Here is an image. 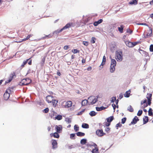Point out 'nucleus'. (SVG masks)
<instances>
[{
	"label": "nucleus",
	"mask_w": 153,
	"mask_h": 153,
	"mask_svg": "<svg viewBox=\"0 0 153 153\" xmlns=\"http://www.w3.org/2000/svg\"><path fill=\"white\" fill-rule=\"evenodd\" d=\"M115 58L117 61H121L123 59V53L122 51L117 52L115 55Z\"/></svg>",
	"instance_id": "7"
},
{
	"label": "nucleus",
	"mask_w": 153,
	"mask_h": 153,
	"mask_svg": "<svg viewBox=\"0 0 153 153\" xmlns=\"http://www.w3.org/2000/svg\"><path fill=\"white\" fill-rule=\"evenodd\" d=\"M152 95V94L148 93L147 94L146 98L147 99H147H146L141 101L140 104L141 105H143V108H145L147 107L148 105H150L151 104Z\"/></svg>",
	"instance_id": "1"
},
{
	"label": "nucleus",
	"mask_w": 153,
	"mask_h": 153,
	"mask_svg": "<svg viewBox=\"0 0 153 153\" xmlns=\"http://www.w3.org/2000/svg\"><path fill=\"white\" fill-rule=\"evenodd\" d=\"M142 113L143 111L142 110H139L137 113V115L138 116H140L142 115Z\"/></svg>",
	"instance_id": "44"
},
{
	"label": "nucleus",
	"mask_w": 153,
	"mask_h": 153,
	"mask_svg": "<svg viewBox=\"0 0 153 153\" xmlns=\"http://www.w3.org/2000/svg\"><path fill=\"white\" fill-rule=\"evenodd\" d=\"M150 51L151 52L153 51V45H151L150 46L149 48Z\"/></svg>",
	"instance_id": "46"
},
{
	"label": "nucleus",
	"mask_w": 153,
	"mask_h": 153,
	"mask_svg": "<svg viewBox=\"0 0 153 153\" xmlns=\"http://www.w3.org/2000/svg\"><path fill=\"white\" fill-rule=\"evenodd\" d=\"M110 123L108 122V123H105V126H109L110 125Z\"/></svg>",
	"instance_id": "60"
},
{
	"label": "nucleus",
	"mask_w": 153,
	"mask_h": 153,
	"mask_svg": "<svg viewBox=\"0 0 153 153\" xmlns=\"http://www.w3.org/2000/svg\"><path fill=\"white\" fill-rule=\"evenodd\" d=\"M73 24L72 23H68L65 26H64L62 29L60 30H57L55 31V32L56 33H59L61 32L62 31L65 29H67L70 27Z\"/></svg>",
	"instance_id": "8"
},
{
	"label": "nucleus",
	"mask_w": 153,
	"mask_h": 153,
	"mask_svg": "<svg viewBox=\"0 0 153 153\" xmlns=\"http://www.w3.org/2000/svg\"><path fill=\"white\" fill-rule=\"evenodd\" d=\"M55 128L56 129V131L57 133H60L62 131V127L61 125H59V126H55Z\"/></svg>",
	"instance_id": "13"
},
{
	"label": "nucleus",
	"mask_w": 153,
	"mask_h": 153,
	"mask_svg": "<svg viewBox=\"0 0 153 153\" xmlns=\"http://www.w3.org/2000/svg\"><path fill=\"white\" fill-rule=\"evenodd\" d=\"M46 99L48 103H51L53 106L55 107L56 106V105L58 102V101H56L51 95L47 96L46 97Z\"/></svg>",
	"instance_id": "2"
},
{
	"label": "nucleus",
	"mask_w": 153,
	"mask_h": 153,
	"mask_svg": "<svg viewBox=\"0 0 153 153\" xmlns=\"http://www.w3.org/2000/svg\"><path fill=\"white\" fill-rule=\"evenodd\" d=\"M30 59L31 58H30L28 59H27L26 61L23 62L22 64L21 65V67L22 68L24 67L25 65L27 63L28 60H30Z\"/></svg>",
	"instance_id": "25"
},
{
	"label": "nucleus",
	"mask_w": 153,
	"mask_h": 153,
	"mask_svg": "<svg viewBox=\"0 0 153 153\" xmlns=\"http://www.w3.org/2000/svg\"><path fill=\"white\" fill-rule=\"evenodd\" d=\"M72 51L74 53H79V51L78 50L76 49H74L72 50Z\"/></svg>",
	"instance_id": "37"
},
{
	"label": "nucleus",
	"mask_w": 153,
	"mask_h": 153,
	"mask_svg": "<svg viewBox=\"0 0 153 153\" xmlns=\"http://www.w3.org/2000/svg\"><path fill=\"white\" fill-rule=\"evenodd\" d=\"M45 57H44V58H42V65H43L44 64H45Z\"/></svg>",
	"instance_id": "47"
},
{
	"label": "nucleus",
	"mask_w": 153,
	"mask_h": 153,
	"mask_svg": "<svg viewBox=\"0 0 153 153\" xmlns=\"http://www.w3.org/2000/svg\"><path fill=\"white\" fill-rule=\"evenodd\" d=\"M124 26L123 25H120V27H118V30L121 33H122L123 32V30L124 28Z\"/></svg>",
	"instance_id": "23"
},
{
	"label": "nucleus",
	"mask_w": 153,
	"mask_h": 153,
	"mask_svg": "<svg viewBox=\"0 0 153 153\" xmlns=\"http://www.w3.org/2000/svg\"><path fill=\"white\" fill-rule=\"evenodd\" d=\"M149 30L145 32L143 34V38H148L152 35V29L150 27H149Z\"/></svg>",
	"instance_id": "5"
},
{
	"label": "nucleus",
	"mask_w": 153,
	"mask_h": 153,
	"mask_svg": "<svg viewBox=\"0 0 153 153\" xmlns=\"http://www.w3.org/2000/svg\"><path fill=\"white\" fill-rule=\"evenodd\" d=\"M65 120L68 123H70L71 122V120L70 118H66Z\"/></svg>",
	"instance_id": "42"
},
{
	"label": "nucleus",
	"mask_w": 153,
	"mask_h": 153,
	"mask_svg": "<svg viewBox=\"0 0 153 153\" xmlns=\"http://www.w3.org/2000/svg\"><path fill=\"white\" fill-rule=\"evenodd\" d=\"M62 117L61 115H58L56 117H55L56 119L58 120H60L62 119Z\"/></svg>",
	"instance_id": "35"
},
{
	"label": "nucleus",
	"mask_w": 153,
	"mask_h": 153,
	"mask_svg": "<svg viewBox=\"0 0 153 153\" xmlns=\"http://www.w3.org/2000/svg\"><path fill=\"white\" fill-rule=\"evenodd\" d=\"M151 108H149L148 111V115L149 116H153V112Z\"/></svg>",
	"instance_id": "34"
},
{
	"label": "nucleus",
	"mask_w": 153,
	"mask_h": 153,
	"mask_svg": "<svg viewBox=\"0 0 153 153\" xmlns=\"http://www.w3.org/2000/svg\"><path fill=\"white\" fill-rule=\"evenodd\" d=\"M148 121V117L147 116H145L143 118L144 124L146 123Z\"/></svg>",
	"instance_id": "27"
},
{
	"label": "nucleus",
	"mask_w": 153,
	"mask_h": 153,
	"mask_svg": "<svg viewBox=\"0 0 153 153\" xmlns=\"http://www.w3.org/2000/svg\"><path fill=\"white\" fill-rule=\"evenodd\" d=\"M121 126H122V124H120V123H117V125H116L117 129H118V127H121Z\"/></svg>",
	"instance_id": "48"
},
{
	"label": "nucleus",
	"mask_w": 153,
	"mask_h": 153,
	"mask_svg": "<svg viewBox=\"0 0 153 153\" xmlns=\"http://www.w3.org/2000/svg\"><path fill=\"white\" fill-rule=\"evenodd\" d=\"M97 134L99 137H102L105 134L103 132L102 129H98L96 131Z\"/></svg>",
	"instance_id": "11"
},
{
	"label": "nucleus",
	"mask_w": 153,
	"mask_h": 153,
	"mask_svg": "<svg viewBox=\"0 0 153 153\" xmlns=\"http://www.w3.org/2000/svg\"><path fill=\"white\" fill-rule=\"evenodd\" d=\"M130 4H137L138 3V0H132V1L129 2Z\"/></svg>",
	"instance_id": "29"
},
{
	"label": "nucleus",
	"mask_w": 153,
	"mask_h": 153,
	"mask_svg": "<svg viewBox=\"0 0 153 153\" xmlns=\"http://www.w3.org/2000/svg\"><path fill=\"white\" fill-rule=\"evenodd\" d=\"M106 108V107H105L104 106H101L100 107H96V109L97 111H99L102 110H104Z\"/></svg>",
	"instance_id": "24"
},
{
	"label": "nucleus",
	"mask_w": 153,
	"mask_h": 153,
	"mask_svg": "<svg viewBox=\"0 0 153 153\" xmlns=\"http://www.w3.org/2000/svg\"><path fill=\"white\" fill-rule=\"evenodd\" d=\"M85 59H83L82 60V63H84L85 62Z\"/></svg>",
	"instance_id": "61"
},
{
	"label": "nucleus",
	"mask_w": 153,
	"mask_h": 153,
	"mask_svg": "<svg viewBox=\"0 0 153 153\" xmlns=\"http://www.w3.org/2000/svg\"><path fill=\"white\" fill-rule=\"evenodd\" d=\"M87 146L88 147H91L92 146H93V145H90V144H87Z\"/></svg>",
	"instance_id": "64"
},
{
	"label": "nucleus",
	"mask_w": 153,
	"mask_h": 153,
	"mask_svg": "<svg viewBox=\"0 0 153 153\" xmlns=\"http://www.w3.org/2000/svg\"><path fill=\"white\" fill-rule=\"evenodd\" d=\"M126 117H124L121 120V123L123 124H124L126 122Z\"/></svg>",
	"instance_id": "45"
},
{
	"label": "nucleus",
	"mask_w": 153,
	"mask_h": 153,
	"mask_svg": "<svg viewBox=\"0 0 153 153\" xmlns=\"http://www.w3.org/2000/svg\"><path fill=\"white\" fill-rule=\"evenodd\" d=\"M87 140L85 139H82L80 141V143L82 145H84L86 143Z\"/></svg>",
	"instance_id": "30"
},
{
	"label": "nucleus",
	"mask_w": 153,
	"mask_h": 153,
	"mask_svg": "<svg viewBox=\"0 0 153 153\" xmlns=\"http://www.w3.org/2000/svg\"><path fill=\"white\" fill-rule=\"evenodd\" d=\"M102 62H105L106 61V58L105 56H103L102 59Z\"/></svg>",
	"instance_id": "56"
},
{
	"label": "nucleus",
	"mask_w": 153,
	"mask_h": 153,
	"mask_svg": "<svg viewBox=\"0 0 153 153\" xmlns=\"http://www.w3.org/2000/svg\"><path fill=\"white\" fill-rule=\"evenodd\" d=\"M87 104L88 105V100H84L82 101V106H85Z\"/></svg>",
	"instance_id": "21"
},
{
	"label": "nucleus",
	"mask_w": 153,
	"mask_h": 153,
	"mask_svg": "<svg viewBox=\"0 0 153 153\" xmlns=\"http://www.w3.org/2000/svg\"><path fill=\"white\" fill-rule=\"evenodd\" d=\"M46 37H48V38H51V35L49 34L48 35H46L45 37H44V38H46Z\"/></svg>",
	"instance_id": "55"
},
{
	"label": "nucleus",
	"mask_w": 153,
	"mask_h": 153,
	"mask_svg": "<svg viewBox=\"0 0 153 153\" xmlns=\"http://www.w3.org/2000/svg\"><path fill=\"white\" fill-rule=\"evenodd\" d=\"M82 127L84 128H89V125L88 124L85 123H83L82 124Z\"/></svg>",
	"instance_id": "33"
},
{
	"label": "nucleus",
	"mask_w": 153,
	"mask_h": 153,
	"mask_svg": "<svg viewBox=\"0 0 153 153\" xmlns=\"http://www.w3.org/2000/svg\"><path fill=\"white\" fill-rule=\"evenodd\" d=\"M131 93L130 90H129L128 91H126L124 94V96L126 97H128L130 96Z\"/></svg>",
	"instance_id": "20"
},
{
	"label": "nucleus",
	"mask_w": 153,
	"mask_h": 153,
	"mask_svg": "<svg viewBox=\"0 0 153 153\" xmlns=\"http://www.w3.org/2000/svg\"><path fill=\"white\" fill-rule=\"evenodd\" d=\"M52 145L53 149H55L57 147V143L56 140H52Z\"/></svg>",
	"instance_id": "15"
},
{
	"label": "nucleus",
	"mask_w": 153,
	"mask_h": 153,
	"mask_svg": "<svg viewBox=\"0 0 153 153\" xmlns=\"http://www.w3.org/2000/svg\"><path fill=\"white\" fill-rule=\"evenodd\" d=\"M83 45H85L87 46L88 45V42L87 41H83Z\"/></svg>",
	"instance_id": "51"
},
{
	"label": "nucleus",
	"mask_w": 153,
	"mask_h": 153,
	"mask_svg": "<svg viewBox=\"0 0 153 153\" xmlns=\"http://www.w3.org/2000/svg\"><path fill=\"white\" fill-rule=\"evenodd\" d=\"M16 76V73L15 72H13L12 73L10 74L8 80H7L6 81V83H8L10 82L13 78L14 76Z\"/></svg>",
	"instance_id": "10"
},
{
	"label": "nucleus",
	"mask_w": 153,
	"mask_h": 153,
	"mask_svg": "<svg viewBox=\"0 0 153 153\" xmlns=\"http://www.w3.org/2000/svg\"><path fill=\"white\" fill-rule=\"evenodd\" d=\"M77 136L79 137H82L85 135V134L81 132H78L76 133Z\"/></svg>",
	"instance_id": "26"
},
{
	"label": "nucleus",
	"mask_w": 153,
	"mask_h": 153,
	"mask_svg": "<svg viewBox=\"0 0 153 153\" xmlns=\"http://www.w3.org/2000/svg\"><path fill=\"white\" fill-rule=\"evenodd\" d=\"M98 97H95L93 96L90 97L88 99V105H92L95 104L98 100Z\"/></svg>",
	"instance_id": "3"
},
{
	"label": "nucleus",
	"mask_w": 153,
	"mask_h": 153,
	"mask_svg": "<svg viewBox=\"0 0 153 153\" xmlns=\"http://www.w3.org/2000/svg\"><path fill=\"white\" fill-rule=\"evenodd\" d=\"M75 134H71L70 135V138L71 139L74 140L75 139Z\"/></svg>",
	"instance_id": "40"
},
{
	"label": "nucleus",
	"mask_w": 153,
	"mask_h": 153,
	"mask_svg": "<svg viewBox=\"0 0 153 153\" xmlns=\"http://www.w3.org/2000/svg\"><path fill=\"white\" fill-rule=\"evenodd\" d=\"M49 111V108H45V109L43 110V112L45 113H47Z\"/></svg>",
	"instance_id": "43"
},
{
	"label": "nucleus",
	"mask_w": 153,
	"mask_h": 153,
	"mask_svg": "<svg viewBox=\"0 0 153 153\" xmlns=\"http://www.w3.org/2000/svg\"><path fill=\"white\" fill-rule=\"evenodd\" d=\"M123 97V94L122 93L120 94L119 98L121 99Z\"/></svg>",
	"instance_id": "57"
},
{
	"label": "nucleus",
	"mask_w": 153,
	"mask_h": 153,
	"mask_svg": "<svg viewBox=\"0 0 153 153\" xmlns=\"http://www.w3.org/2000/svg\"><path fill=\"white\" fill-rule=\"evenodd\" d=\"M140 43L141 42L140 41H138L137 42H133V47H134V46H135L137 44H140Z\"/></svg>",
	"instance_id": "39"
},
{
	"label": "nucleus",
	"mask_w": 153,
	"mask_h": 153,
	"mask_svg": "<svg viewBox=\"0 0 153 153\" xmlns=\"http://www.w3.org/2000/svg\"><path fill=\"white\" fill-rule=\"evenodd\" d=\"M125 43L128 47L129 48H132L133 47V42H130L129 41H127L125 42Z\"/></svg>",
	"instance_id": "17"
},
{
	"label": "nucleus",
	"mask_w": 153,
	"mask_h": 153,
	"mask_svg": "<svg viewBox=\"0 0 153 153\" xmlns=\"http://www.w3.org/2000/svg\"><path fill=\"white\" fill-rule=\"evenodd\" d=\"M93 146L94 147V148L92 150V153H99L97 145L95 143H93Z\"/></svg>",
	"instance_id": "12"
},
{
	"label": "nucleus",
	"mask_w": 153,
	"mask_h": 153,
	"mask_svg": "<svg viewBox=\"0 0 153 153\" xmlns=\"http://www.w3.org/2000/svg\"><path fill=\"white\" fill-rule=\"evenodd\" d=\"M58 133H57L56 132L53 133H51L50 134V135L51 137H52L53 136L54 137L58 138L59 137V136Z\"/></svg>",
	"instance_id": "18"
},
{
	"label": "nucleus",
	"mask_w": 153,
	"mask_h": 153,
	"mask_svg": "<svg viewBox=\"0 0 153 153\" xmlns=\"http://www.w3.org/2000/svg\"><path fill=\"white\" fill-rule=\"evenodd\" d=\"M116 100V97H113L112 98L111 102H114Z\"/></svg>",
	"instance_id": "49"
},
{
	"label": "nucleus",
	"mask_w": 153,
	"mask_h": 153,
	"mask_svg": "<svg viewBox=\"0 0 153 153\" xmlns=\"http://www.w3.org/2000/svg\"><path fill=\"white\" fill-rule=\"evenodd\" d=\"M64 103H65V104L63 105V107L65 108H69L72 105V102L71 101H68L67 102L64 101L63 102V104H64Z\"/></svg>",
	"instance_id": "9"
},
{
	"label": "nucleus",
	"mask_w": 153,
	"mask_h": 153,
	"mask_svg": "<svg viewBox=\"0 0 153 153\" xmlns=\"http://www.w3.org/2000/svg\"><path fill=\"white\" fill-rule=\"evenodd\" d=\"M112 106L113 107L114 109L115 110L116 108V105L114 104H112Z\"/></svg>",
	"instance_id": "58"
},
{
	"label": "nucleus",
	"mask_w": 153,
	"mask_h": 153,
	"mask_svg": "<svg viewBox=\"0 0 153 153\" xmlns=\"http://www.w3.org/2000/svg\"><path fill=\"white\" fill-rule=\"evenodd\" d=\"M96 39V38L94 37H92L91 39V42L92 44L94 43H95V40Z\"/></svg>",
	"instance_id": "38"
},
{
	"label": "nucleus",
	"mask_w": 153,
	"mask_h": 153,
	"mask_svg": "<svg viewBox=\"0 0 153 153\" xmlns=\"http://www.w3.org/2000/svg\"><path fill=\"white\" fill-rule=\"evenodd\" d=\"M70 48L69 45H66L64 46V47L63 48V49L64 50H66L68 49V48Z\"/></svg>",
	"instance_id": "50"
},
{
	"label": "nucleus",
	"mask_w": 153,
	"mask_h": 153,
	"mask_svg": "<svg viewBox=\"0 0 153 153\" xmlns=\"http://www.w3.org/2000/svg\"><path fill=\"white\" fill-rule=\"evenodd\" d=\"M92 69V68L91 66L89 67L87 69L88 71L91 70Z\"/></svg>",
	"instance_id": "63"
},
{
	"label": "nucleus",
	"mask_w": 153,
	"mask_h": 153,
	"mask_svg": "<svg viewBox=\"0 0 153 153\" xmlns=\"http://www.w3.org/2000/svg\"><path fill=\"white\" fill-rule=\"evenodd\" d=\"M139 119L138 118V117L136 116H135L133 119L132 121L131 122V124H135L137 122L139 121Z\"/></svg>",
	"instance_id": "16"
},
{
	"label": "nucleus",
	"mask_w": 153,
	"mask_h": 153,
	"mask_svg": "<svg viewBox=\"0 0 153 153\" xmlns=\"http://www.w3.org/2000/svg\"><path fill=\"white\" fill-rule=\"evenodd\" d=\"M138 25H144L147 26V24L146 23H142L138 24Z\"/></svg>",
	"instance_id": "59"
},
{
	"label": "nucleus",
	"mask_w": 153,
	"mask_h": 153,
	"mask_svg": "<svg viewBox=\"0 0 153 153\" xmlns=\"http://www.w3.org/2000/svg\"><path fill=\"white\" fill-rule=\"evenodd\" d=\"M102 21V19H100L98 21L95 22L94 23V26H97L98 25L101 23Z\"/></svg>",
	"instance_id": "19"
},
{
	"label": "nucleus",
	"mask_w": 153,
	"mask_h": 153,
	"mask_svg": "<svg viewBox=\"0 0 153 153\" xmlns=\"http://www.w3.org/2000/svg\"><path fill=\"white\" fill-rule=\"evenodd\" d=\"M31 82V79L28 78L24 79L22 80L19 83V85H27Z\"/></svg>",
	"instance_id": "4"
},
{
	"label": "nucleus",
	"mask_w": 153,
	"mask_h": 153,
	"mask_svg": "<svg viewBox=\"0 0 153 153\" xmlns=\"http://www.w3.org/2000/svg\"><path fill=\"white\" fill-rule=\"evenodd\" d=\"M30 60L28 63L29 65H31L32 64V60L30 59Z\"/></svg>",
	"instance_id": "62"
},
{
	"label": "nucleus",
	"mask_w": 153,
	"mask_h": 153,
	"mask_svg": "<svg viewBox=\"0 0 153 153\" xmlns=\"http://www.w3.org/2000/svg\"><path fill=\"white\" fill-rule=\"evenodd\" d=\"M115 66L111 65L110 68V71L111 73L113 72L115 70Z\"/></svg>",
	"instance_id": "31"
},
{
	"label": "nucleus",
	"mask_w": 153,
	"mask_h": 153,
	"mask_svg": "<svg viewBox=\"0 0 153 153\" xmlns=\"http://www.w3.org/2000/svg\"><path fill=\"white\" fill-rule=\"evenodd\" d=\"M127 33H129L130 34H131V33H132V31L130 30V29L129 28H128V29H127Z\"/></svg>",
	"instance_id": "54"
},
{
	"label": "nucleus",
	"mask_w": 153,
	"mask_h": 153,
	"mask_svg": "<svg viewBox=\"0 0 153 153\" xmlns=\"http://www.w3.org/2000/svg\"><path fill=\"white\" fill-rule=\"evenodd\" d=\"M89 114L92 117L95 116L96 114L94 111H92L90 112L89 113Z\"/></svg>",
	"instance_id": "36"
},
{
	"label": "nucleus",
	"mask_w": 153,
	"mask_h": 153,
	"mask_svg": "<svg viewBox=\"0 0 153 153\" xmlns=\"http://www.w3.org/2000/svg\"><path fill=\"white\" fill-rule=\"evenodd\" d=\"M114 119V117L113 116H111L110 117L107 118L106 120L107 122L108 123H110Z\"/></svg>",
	"instance_id": "28"
},
{
	"label": "nucleus",
	"mask_w": 153,
	"mask_h": 153,
	"mask_svg": "<svg viewBox=\"0 0 153 153\" xmlns=\"http://www.w3.org/2000/svg\"><path fill=\"white\" fill-rule=\"evenodd\" d=\"M105 62L102 61L101 65L100 66V67L102 68L103 65L105 64Z\"/></svg>",
	"instance_id": "53"
},
{
	"label": "nucleus",
	"mask_w": 153,
	"mask_h": 153,
	"mask_svg": "<svg viewBox=\"0 0 153 153\" xmlns=\"http://www.w3.org/2000/svg\"><path fill=\"white\" fill-rule=\"evenodd\" d=\"M127 110L128 111L131 112H132L134 111V109L131 105H130L128 107Z\"/></svg>",
	"instance_id": "32"
},
{
	"label": "nucleus",
	"mask_w": 153,
	"mask_h": 153,
	"mask_svg": "<svg viewBox=\"0 0 153 153\" xmlns=\"http://www.w3.org/2000/svg\"><path fill=\"white\" fill-rule=\"evenodd\" d=\"M110 128H109L108 127H107V128H105V131L107 132L108 133L109 131L110 130Z\"/></svg>",
	"instance_id": "52"
},
{
	"label": "nucleus",
	"mask_w": 153,
	"mask_h": 153,
	"mask_svg": "<svg viewBox=\"0 0 153 153\" xmlns=\"http://www.w3.org/2000/svg\"><path fill=\"white\" fill-rule=\"evenodd\" d=\"M33 36V34H29L27 35L26 38L22 39L21 41H16V42L17 43H21L22 42L25 41L28 39L30 37H32Z\"/></svg>",
	"instance_id": "14"
},
{
	"label": "nucleus",
	"mask_w": 153,
	"mask_h": 153,
	"mask_svg": "<svg viewBox=\"0 0 153 153\" xmlns=\"http://www.w3.org/2000/svg\"><path fill=\"white\" fill-rule=\"evenodd\" d=\"M74 129L75 131H77L79 130V127L77 125H75L74 126Z\"/></svg>",
	"instance_id": "41"
},
{
	"label": "nucleus",
	"mask_w": 153,
	"mask_h": 153,
	"mask_svg": "<svg viewBox=\"0 0 153 153\" xmlns=\"http://www.w3.org/2000/svg\"><path fill=\"white\" fill-rule=\"evenodd\" d=\"M11 92V88H9L6 90L3 95L4 99L5 100H7L10 97V94Z\"/></svg>",
	"instance_id": "6"
},
{
	"label": "nucleus",
	"mask_w": 153,
	"mask_h": 153,
	"mask_svg": "<svg viewBox=\"0 0 153 153\" xmlns=\"http://www.w3.org/2000/svg\"><path fill=\"white\" fill-rule=\"evenodd\" d=\"M116 60L114 59H111V65L116 66Z\"/></svg>",
	"instance_id": "22"
}]
</instances>
